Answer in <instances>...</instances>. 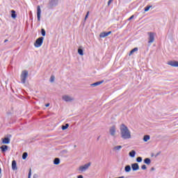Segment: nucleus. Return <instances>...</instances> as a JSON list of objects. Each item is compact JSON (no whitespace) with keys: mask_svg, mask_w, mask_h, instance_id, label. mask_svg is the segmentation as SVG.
Instances as JSON below:
<instances>
[{"mask_svg":"<svg viewBox=\"0 0 178 178\" xmlns=\"http://www.w3.org/2000/svg\"><path fill=\"white\" fill-rule=\"evenodd\" d=\"M31 168L29 169V172L28 174V178H31Z\"/></svg>","mask_w":178,"mask_h":178,"instance_id":"72a5a7b5","label":"nucleus"},{"mask_svg":"<svg viewBox=\"0 0 178 178\" xmlns=\"http://www.w3.org/2000/svg\"><path fill=\"white\" fill-rule=\"evenodd\" d=\"M8 148H9V146L6 145H3L0 147V149L2 152V154H5L8 149Z\"/></svg>","mask_w":178,"mask_h":178,"instance_id":"f8f14e48","label":"nucleus"},{"mask_svg":"<svg viewBox=\"0 0 178 178\" xmlns=\"http://www.w3.org/2000/svg\"><path fill=\"white\" fill-rule=\"evenodd\" d=\"M144 163H145L146 165H151V159L149 158H146L144 159L143 161Z\"/></svg>","mask_w":178,"mask_h":178,"instance_id":"6ab92c4d","label":"nucleus"},{"mask_svg":"<svg viewBox=\"0 0 178 178\" xmlns=\"http://www.w3.org/2000/svg\"><path fill=\"white\" fill-rule=\"evenodd\" d=\"M112 0H108V6H109V5H111L112 3Z\"/></svg>","mask_w":178,"mask_h":178,"instance_id":"f704fd0d","label":"nucleus"},{"mask_svg":"<svg viewBox=\"0 0 178 178\" xmlns=\"http://www.w3.org/2000/svg\"><path fill=\"white\" fill-rule=\"evenodd\" d=\"M45 106H46V108H48V106H49V103L46 104Z\"/></svg>","mask_w":178,"mask_h":178,"instance_id":"a19ab883","label":"nucleus"},{"mask_svg":"<svg viewBox=\"0 0 178 178\" xmlns=\"http://www.w3.org/2000/svg\"><path fill=\"white\" fill-rule=\"evenodd\" d=\"M69 128V124L67 123L65 125H62L61 129L62 130H66Z\"/></svg>","mask_w":178,"mask_h":178,"instance_id":"a878e982","label":"nucleus"},{"mask_svg":"<svg viewBox=\"0 0 178 178\" xmlns=\"http://www.w3.org/2000/svg\"><path fill=\"white\" fill-rule=\"evenodd\" d=\"M151 138V137L149 136V135H145L143 136V141H145V143H147V141H148V140H149Z\"/></svg>","mask_w":178,"mask_h":178,"instance_id":"b1692460","label":"nucleus"},{"mask_svg":"<svg viewBox=\"0 0 178 178\" xmlns=\"http://www.w3.org/2000/svg\"><path fill=\"white\" fill-rule=\"evenodd\" d=\"M100 38H105V37H108L107 32H102L99 35Z\"/></svg>","mask_w":178,"mask_h":178,"instance_id":"412c9836","label":"nucleus"},{"mask_svg":"<svg viewBox=\"0 0 178 178\" xmlns=\"http://www.w3.org/2000/svg\"><path fill=\"white\" fill-rule=\"evenodd\" d=\"M136 162H138L139 163L143 162V157L141 156H138L137 159H136Z\"/></svg>","mask_w":178,"mask_h":178,"instance_id":"c85d7f7f","label":"nucleus"},{"mask_svg":"<svg viewBox=\"0 0 178 178\" xmlns=\"http://www.w3.org/2000/svg\"><path fill=\"white\" fill-rule=\"evenodd\" d=\"M137 51H138V47H135L133 49H131L129 52V56L133 55L134 52H137Z\"/></svg>","mask_w":178,"mask_h":178,"instance_id":"5701e85b","label":"nucleus"},{"mask_svg":"<svg viewBox=\"0 0 178 178\" xmlns=\"http://www.w3.org/2000/svg\"><path fill=\"white\" fill-rule=\"evenodd\" d=\"M42 42H44V37L38 38L34 43L35 48H40L42 45Z\"/></svg>","mask_w":178,"mask_h":178,"instance_id":"20e7f679","label":"nucleus"},{"mask_svg":"<svg viewBox=\"0 0 178 178\" xmlns=\"http://www.w3.org/2000/svg\"><path fill=\"white\" fill-rule=\"evenodd\" d=\"M141 169H142L143 170H146V169H147V165H145V164L141 166Z\"/></svg>","mask_w":178,"mask_h":178,"instance_id":"473e14b6","label":"nucleus"},{"mask_svg":"<svg viewBox=\"0 0 178 178\" xmlns=\"http://www.w3.org/2000/svg\"><path fill=\"white\" fill-rule=\"evenodd\" d=\"M27 156H29V154L27 152H24L23 154H22V159H27Z\"/></svg>","mask_w":178,"mask_h":178,"instance_id":"bb28decb","label":"nucleus"},{"mask_svg":"<svg viewBox=\"0 0 178 178\" xmlns=\"http://www.w3.org/2000/svg\"><path fill=\"white\" fill-rule=\"evenodd\" d=\"M28 76H29V72L27 70H24L22 72L21 83H22V84H26V80Z\"/></svg>","mask_w":178,"mask_h":178,"instance_id":"7ed1b4c3","label":"nucleus"},{"mask_svg":"<svg viewBox=\"0 0 178 178\" xmlns=\"http://www.w3.org/2000/svg\"><path fill=\"white\" fill-rule=\"evenodd\" d=\"M11 17L13 19H16V17H17V15H16V11L15 10H11Z\"/></svg>","mask_w":178,"mask_h":178,"instance_id":"a211bd4d","label":"nucleus"},{"mask_svg":"<svg viewBox=\"0 0 178 178\" xmlns=\"http://www.w3.org/2000/svg\"><path fill=\"white\" fill-rule=\"evenodd\" d=\"M116 133V129L115 128V127H112L111 129H110V134L111 136H115Z\"/></svg>","mask_w":178,"mask_h":178,"instance_id":"2eb2a0df","label":"nucleus"},{"mask_svg":"<svg viewBox=\"0 0 178 178\" xmlns=\"http://www.w3.org/2000/svg\"><path fill=\"white\" fill-rule=\"evenodd\" d=\"M168 65H169L170 66H172V67H178V61H169L168 63Z\"/></svg>","mask_w":178,"mask_h":178,"instance_id":"9b49d317","label":"nucleus"},{"mask_svg":"<svg viewBox=\"0 0 178 178\" xmlns=\"http://www.w3.org/2000/svg\"><path fill=\"white\" fill-rule=\"evenodd\" d=\"M77 178H84V177H83V175H78Z\"/></svg>","mask_w":178,"mask_h":178,"instance_id":"58836bf2","label":"nucleus"},{"mask_svg":"<svg viewBox=\"0 0 178 178\" xmlns=\"http://www.w3.org/2000/svg\"><path fill=\"white\" fill-rule=\"evenodd\" d=\"M121 137L123 140H129V138H131V134L130 133V130L127 126L124 124H122L120 127Z\"/></svg>","mask_w":178,"mask_h":178,"instance_id":"f257e3e1","label":"nucleus"},{"mask_svg":"<svg viewBox=\"0 0 178 178\" xmlns=\"http://www.w3.org/2000/svg\"><path fill=\"white\" fill-rule=\"evenodd\" d=\"M131 169L134 172H136V170H140V165L137 163H132Z\"/></svg>","mask_w":178,"mask_h":178,"instance_id":"1a4fd4ad","label":"nucleus"},{"mask_svg":"<svg viewBox=\"0 0 178 178\" xmlns=\"http://www.w3.org/2000/svg\"><path fill=\"white\" fill-rule=\"evenodd\" d=\"M41 34H42V37H45V35H47V32L45 31V29H41Z\"/></svg>","mask_w":178,"mask_h":178,"instance_id":"cd10ccee","label":"nucleus"},{"mask_svg":"<svg viewBox=\"0 0 178 178\" xmlns=\"http://www.w3.org/2000/svg\"><path fill=\"white\" fill-rule=\"evenodd\" d=\"M124 171H125L127 173H129V172H131V167L130 166V165H127L124 167Z\"/></svg>","mask_w":178,"mask_h":178,"instance_id":"f3484780","label":"nucleus"},{"mask_svg":"<svg viewBox=\"0 0 178 178\" xmlns=\"http://www.w3.org/2000/svg\"><path fill=\"white\" fill-rule=\"evenodd\" d=\"M129 155L131 158H134V156H136L135 150H131V152H129Z\"/></svg>","mask_w":178,"mask_h":178,"instance_id":"4be33fe9","label":"nucleus"},{"mask_svg":"<svg viewBox=\"0 0 178 178\" xmlns=\"http://www.w3.org/2000/svg\"><path fill=\"white\" fill-rule=\"evenodd\" d=\"M134 19V15H131V16L128 19V20H131V19Z\"/></svg>","mask_w":178,"mask_h":178,"instance_id":"c9c22d12","label":"nucleus"},{"mask_svg":"<svg viewBox=\"0 0 178 178\" xmlns=\"http://www.w3.org/2000/svg\"><path fill=\"white\" fill-rule=\"evenodd\" d=\"M97 140H99V136L97 138Z\"/></svg>","mask_w":178,"mask_h":178,"instance_id":"49530a36","label":"nucleus"},{"mask_svg":"<svg viewBox=\"0 0 178 178\" xmlns=\"http://www.w3.org/2000/svg\"><path fill=\"white\" fill-rule=\"evenodd\" d=\"M107 33V35H109L110 34H112V31H108V32H106Z\"/></svg>","mask_w":178,"mask_h":178,"instance_id":"ea45409f","label":"nucleus"},{"mask_svg":"<svg viewBox=\"0 0 178 178\" xmlns=\"http://www.w3.org/2000/svg\"><path fill=\"white\" fill-rule=\"evenodd\" d=\"M151 170H152V171L155 170V168L152 167V168H151Z\"/></svg>","mask_w":178,"mask_h":178,"instance_id":"79ce46f5","label":"nucleus"},{"mask_svg":"<svg viewBox=\"0 0 178 178\" xmlns=\"http://www.w3.org/2000/svg\"><path fill=\"white\" fill-rule=\"evenodd\" d=\"M55 81V76L51 75L50 77V83H54Z\"/></svg>","mask_w":178,"mask_h":178,"instance_id":"7c9ffc66","label":"nucleus"},{"mask_svg":"<svg viewBox=\"0 0 178 178\" xmlns=\"http://www.w3.org/2000/svg\"><path fill=\"white\" fill-rule=\"evenodd\" d=\"M158 155H159V153H157V154L156 155V156H158Z\"/></svg>","mask_w":178,"mask_h":178,"instance_id":"c03bdc74","label":"nucleus"},{"mask_svg":"<svg viewBox=\"0 0 178 178\" xmlns=\"http://www.w3.org/2000/svg\"><path fill=\"white\" fill-rule=\"evenodd\" d=\"M90 15V11H88L86 16H85V20H87L88 19V15Z\"/></svg>","mask_w":178,"mask_h":178,"instance_id":"2f4dec72","label":"nucleus"},{"mask_svg":"<svg viewBox=\"0 0 178 178\" xmlns=\"http://www.w3.org/2000/svg\"><path fill=\"white\" fill-rule=\"evenodd\" d=\"M60 163V158H55L54 160V165H59Z\"/></svg>","mask_w":178,"mask_h":178,"instance_id":"aec40b11","label":"nucleus"},{"mask_svg":"<svg viewBox=\"0 0 178 178\" xmlns=\"http://www.w3.org/2000/svg\"><path fill=\"white\" fill-rule=\"evenodd\" d=\"M122 145H118L113 147V151H120L122 149Z\"/></svg>","mask_w":178,"mask_h":178,"instance_id":"393cba45","label":"nucleus"},{"mask_svg":"<svg viewBox=\"0 0 178 178\" xmlns=\"http://www.w3.org/2000/svg\"><path fill=\"white\" fill-rule=\"evenodd\" d=\"M74 147V148H76V147H77V146L75 145Z\"/></svg>","mask_w":178,"mask_h":178,"instance_id":"a18cd8bd","label":"nucleus"},{"mask_svg":"<svg viewBox=\"0 0 178 178\" xmlns=\"http://www.w3.org/2000/svg\"><path fill=\"white\" fill-rule=\"evenodd\" d=\"M12 138L11 134H8L7 137L2 138L3 144H10V138Z\"/></svg>","mask_w":178,"mask_h":178,"instance_id":"423d86ee","label":"nucleus"},{"mask_svg":"<svg viewBox=\"0 0 178 178\" xmlns=\"http://www.w3.org/2000/svg\"><path fill=\"white\" fill-rule=\"evenodd\" d=\"M59 4V0H49L47 3V9L52 10L54 8H56Z\"/></svg>","mask_w":178,"mask_h":178,"instance_id":"f03ea898","label":"nucleus"},{"mask_svg":"<svg viewBox=\"0 0 178 178\" xmlns=\"http://www.w3.org/2000/svg\"><path fill=\"white\" fill-rule=\"evenodd\" d=\"M37 17L38 22H40V20H41V8L40 6H38L37 7Z\"/></svg>","mask_w":178,"mask_h":178,"instance_id":"9d476101","label":"nucleus"},{"mask_svg":"<svg viewBox=\"0 0 178 178\" xmlns=\"http://www.w3.org/2000/svg\"><path fill=\"white\" fill-rule=\"evenodd\" d=\"M8 41H9L8 39H6L5 40H4V42H8Z\"/></svg>","mask_w":178,"mask_h":178,"instance_id":"37998d69","label":"nucleus"},{"mask_svg":"<svg viewBox=\"0 0 178 178\" xmlns=\"http://www.w3.org/2000/svg\"><path fill=\"white\" fill-rule=\"evenodd\" d=\"M102 83H104V81H97L92 83L90 86L92 87H97V86H100V84H102Z\"/></svg>","mask_w":178,"mask_h":178,"instance_id":"dca6fc26","label":"nucleus"},{"mask_svg":"<svg viewBox=\"0 0 178 178\" xmlns=\"http://www.w3.org/2000/svg\"><path fill=\"white\" fill-rule=\"evenodd\" d=\"M78 54L81 56H83V55H84V51L83 50V47L82 46H80L79 47V49H78Z\"/></svg>","mask_w":178,"mask_h":178,"instance_id":"4468645a","label":"nucleus"},{"mask_svg":"<svg viewBox=\"0 0 178 178\" xmlns=\"http://www.w3.org/2000/svg\"><path fill=\"white\" fill-rule=\"evenodd\" d=\"M90 166H91V162H89L85 164L84 165H81L79 167V170L81 172H86V170H87V169H88Z\"/></svg>","mask_w":178,"mask_h":178,"instance_id":"39448f33","label":"nucleus"},{"mask_svg":"<svg viewBox=\"0 0 178 178\" xmlns=\"http://www.w3.org/2000/svg\"><path fill=\"white\" fill-rule=\"evenodd\" d=\"M62 98L65 102H72V101H74V99L73 97H71L70 96L66 95H63Z\"/></svg>","mask_w":178,"mask_h":178,"instance_id":"6e6552de","label":"nucleus"},{"mask_svg":"<svg viewBox=\"0 0 178 178\" xmlns=\"http://www.w3.org/2000/svg\"><path fill=\"white\" fill-rule=\"evenodd\" d=\"M2 177V168H0V178Z\"/></svg>","mask_w":178,"mask_h":178,"instance_id":"e433bc0d","label":"nucleus"},{"mask_svg":"<svg viewBox=\"0 0 178 178\" xmlns=\"http://www.w3.org/2000/svg\"><path fill=\"white\" fill-rule=\"evenodd\" d=\"M12 169L13 170H17V163L15 160L12 161Z\"/></svg>","mask_w":178,"mask_h":178,"instance_id":"ddd939ff","label":"nucleus"},{"mask_svg":"<svg viewBox=\"0 0 178 178\" xmlns=\"http://www.w3.org/2000/svg\"><path fill=\"white\" fill-rule=\"evenodd\" d=\"M33 178H38V175L37 174H35V175H33Z\"/></svg>","mask_w":178,"mask_h":178,"instance_id":"4c0bfd02","label":"nucleus"},{"mask_svg":"<svg viewBox=\"0 0 178 178\" xmlns=\"http://www.w3.org/2000/svg\"><path fill=\"white\" fill-rule=\"evenodd\" d=\"M147 34L149 35L148 43L152 44V42H154V41H155V36L154 35V33L148 32Z\"/></svg>","mask_w":178,"mask_h":178,"instance_id":"0eeeda50","label":"nucleus"},{"mask_svg":"<svg viewBox=\"0 0 178 178\" xmlns=\"http://www.w3.org/2000/svg\"><path fill=\"white\" fill-rule=\"evenodd\" d=\"M151 8H152V6H147L145 8V12H148V10H149V9H151Z\"/></svg>","mask_w":178,"mask_h":178,"instance_id":"c756f323","label":"nucleus"}]
</instances>
